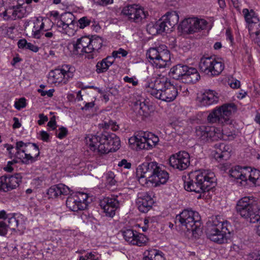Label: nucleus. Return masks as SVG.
Masks as SVG:
<instances>
[{
    "label": "nucleus",
    "instance_id": "63",
    "mask_svg": "<svg viewBox=\"0 0 260 260\" xmlns=\"http://www.w3.org/2000/svg\"><path fill=\"white\" fill-rule=\"evenodd\" d=\"M27 44L28 42H27L25 39H21L18 42V46L19 48H26Z\"/></svg>",
    "mask_w": 260,
    "mask_h": 260
},
{
    "label": "nucleus",
    "instance_id": "62",
    "mask_svg": "<svg viewBox=\"0 0 260 260\" xmlns=\"http://www.w3.org/2000/svg\"><path fill=\"white\" fill-rule=\"evenodd\" d=\"M26 49H29L34 52H37L39 51V48L30 43H28Z\"/></svg>",
    "mask_w": 260,
    "mask_h": 260
},
{
    "label": "nucleus",
    "instance_id": "29",
    "mask_svg": "<svg viewBox=\"0 0 260 260\" xmlns=\"http://www.w3.org/2000/svg\"><path fill=\"white\" fill-rule=\"evenodd\" d=\"M188 69L189 67L187 66L178 64L171 69L169 74L175 79L178 80L181 78L184 80Z\"/></svg>",
    "mask_w": 260,
    "mask_h": 260
},
{
    "label": "nucleus",
    "instance_id": "53",
    "mask_svg": "<svg viewBox=\"0 0 260 260\" xmlns=\"http://www.w3.org/2000/svg\"><path fill=\"white\" fill-rule=\"evenodd\" d=\"M8 226L4 221H0V236H5L8 232Z\"/></svg>",
    "mask_w": 260,
    "mask_h": 260
},
{
    "label": "nucleus",
    "instance_id": "37",
    "mask_svg": "<svg viewBox=\"0 0 260 260\" xmlns=\"http://www.w3.org/2000/svg\"><path fill=\"white\" fill-rule=\"evenodd\" d=\"M144 260H162V256L156 249L147 250L144 253Z\"/></svg>",
    "mask_w": 260,
    "mask_h": 260
},
{
    "label": "nucleus",
    "instance_id": "57",
    "mask_svg": "<svg viewBox=\"0 0 260 260\" xmlns=\"http://www.w3.org/2000/svg\"><path fill=\"white\" fill-rule=\"evenodd\" d=\"M91 21L92 22H91L90 24H91L92 29L95 32H98L101 29V26L99 23L93 18H92Z\"/></svg>",
    "mask_w": 260,
    "mask_h": 260
},
{
    "label": "nucleus",
    "instance_id": "55",
    "mask_svg": "<svg viewBox=\"0 0 260 260\" xmlns=\"http://www.w3.org/2000/svg\"><path fill=\"white\" fill-rule=\"evenodd\" d=\"M118 166L120 167H123L124 169H129L131 168V163L128 162L125 159H123L118 164Z\"/></svg>",
    "mask_w": 260,
    "mask_h": 260
},
{
    "label": "nucleus",
    "instance_id": "26",
    "mask_svg": "<svg viewBox=\"0 0 260 260\" xmlns=\"http://www.w3.org/2000/svg\"><path fill=\"white\" fill-rule=\"evenodd\" d=\"M153 203V199L147 192L139 193L136 202L138 209L143 213L148 212L151 208Z\"/></svg>",
    "mask_w": 260,
    "mask_h": 260
},
{
    "label": "nucleus",
    "instance_id": "23",
    "mask_svg": "<svg viewBox=\"0 0 260 260\" xmlns=\"http://www.w3.org/2000/svg\"><path fill=\"white\" fill-rule=\"evenodd\" d=\"M249 167H241L239 166H235L229 171L230 175L234 178L238 183L241 185L246 184V177L248 174Z\"/></svg>",
    "mask_w": 260,
    "mask_h": 260
},
{
    "label": "nucleus",
    "instance_id": "27",
    "mask_svg": "<svg viewBox=\"0 0 260 260\" xmlns=\"http://www.w3.org/2000/svg\"><path fill=\"white\" fill-rule=\"evenodd\" d=\"M70 192V188L64 184L60 183L51 186L48 189L47 194L50 198H55L62 195H68Z\"/></svg>",
    "mask_w": 260,
    "mask_h": 260
},
{
    "label": "nucleus",
    "instance_id": "17",
    "mask_svg": "<svg viewBox=\"0 0 260 260\" xmlns=\"http://www.w3.org/2000/svg\"><path fill=\"white\" fill-rule=\"evenodd\" d=\"M74 15L71 12H66L62 14L56 22L57 27L63 33L71 35L74 34L75 25Z\"/></svg>",
    "mask_w": 260,
    "mask_h": 260
},
{
    "label": "nucleus",
    "instance_id": "56",
    "mask_svg": "<svg viewBox=\"0 0 260 260\" xmlns=\"http://www.w3.org/2000/svg\"><path fill=\"white\" fill-rule=\"evenodd\" d=\"M38 91L39 93H40L41 94V95L42 96H45V95H47L48 97H51V96H52L53 93L54 92V89H49L48 91H46V90H43L41 89H39L38 90Z\"/></svg>",
    "mask_w": 260,
    "mask_h": 260
},
{
    "label": "nucleus",
    "instance_id": "24",
    "mask_svg": "<svg viewBox=\"0 0 260 260\" xmlns=\"http://www.w3.org/2000/svg\"><path fill=\"white\" fill-rule=\"evenodd\" d=\"M90 38L87 37H81L73 43V53L76 55H82L84 53H91L89 47Z\"/></svg>",
    "mask_w": 260,
    "mask_h": 260
},
{
    "label": "nucleus",
    "instance_id": "7",
    "mask_svg": "<svg viewBox=\"0 0 260 260\" xmlns=\"http://www.w3.org/2000/svg\"><path fill=\"white\" fill-rule=\"evenodd\" d=\"M236 210L241 217L249 218L250 222L254 223L260 218V209L252 197H244L239 200L237 203Z\"/></svg>",
    "mask_w": 260,
    "mask_h": 260
},
{
    "label": "nucleus",
    "instance_id": "14",
    "mask_svg": "<svg viewBox=\"0 0 260 260\" xmlns=\"http://www.w3.org/2000/svg\"><path fill=\"white\" fill-rule=\"evenodd\" d=\"M74 76L73 72L70 70L68 66H62L51 71L48 78L52 83L66 84Z\"/></svg>",
    "mask_w": 260,
    "mask_h": 260
},
{
    "label": "nucleus",
    "instance_id": "6",
    "mask_svg": "<svg viewBox=\"0 0 260 260\" xmlns=\"http://www.w3.org/2000/svg\"><path fill=\"white\" fill-rule=\"evenodd\" d=\"M176 220L187 231L191 232L194 238H199L201 235V217L198 212L191 209H185L176 216Z\"/></svg>",
    "mask_w": 260,
    "mask_h": 260
},
{
    "label": "nucleus",
    "instance_id": "11",
    "mask_svg": "<svg viewBox=\"0 0 260 260\" xmlns=\"http://www.w3.org/2000/svg\"><path fill=\"white\" fill-rule=\"evenodd\" d=\"M199 67L202 72L213 77L220 74L224 68V64L220 58L203 57L200 59Z\"/></svg>",
    "mask_w": 260,
    "mask_h": 260
},
{
    "label": "nucleus",
    "instance_id": "20",
    "mask_svg": "<svg viewBox=\"0 0 260 260\" xmlns=\"http://www.w3.org/2000/svg\"><path fill=\"white\" fill-rule=\"evenodd\" d=\"M34 23V30H32V35L34 38L41 39L44 36L48 39H55L54 33L51 29L45 28L42 19L37 18Z\"/></svg>",
    "mask_w": 260,
    "mask_h": 260
},
{
    "label": "nucleus",
    "instance_id": "21",
    "mask_svg": "<svg viewBox=\"0 0 260 260\" xmlns=\"http://www.w3.org/2000/svg\"><path fill=\"white\" fill-rule=\"evenodd\" d=\"M182 24L184 29H186L189 34H193L205 29L207 22L204 19L188 18L183 20Z\"/></svg>",
    "mask_w": 260,
    "mask_h": 260
},
{
    "label": "nucleus",
    "instance_id": "42",
    "mask_svg": "<svg viewBox=\"0 0 260 260\" xmlns=\"http://www.w3.org/2000/svg\"><path fill=\"white\" fill-rule=\"evenodd\" d=\"M14 7L15 17L16 19H20L24 17L25 10L21 5H18Z\"/></svg>",
    "mask_w": 260,
    "mask_h": 260
},
{
    "label": "nucleus",
    "instance_id": "18",
    "mask_svg": "<svg viewBox=\"0 0 260 260\" xmlns=\"http://www.w3.org/2000/svg\"><path fill=\"white\" fill-rule=\"evenodd\" d=\"M169 164L174 169L180 171L184 170L190 165V155L186 151H179L170 156Z\"/></svg>",
    "mask_w": 260,
    "mask_h": 260
},
{
    "label": "nucleus",
    "instance_id": "50",
    "mask_svg": "<svg viewBox=\"0 0 260 260\" xmlns=\"http://www.w3.org/2000/svg\"><path fill=\"white\" fill-rule=\"evenodd\" d=\"M26 100L24 98H21L18 101L15 102L14 106L17 110H20L26 106Z\"/></svg>",
    "mask_w": 260,
    "mask_h": 260
},
{
    "label": "nucleus",
    "instance_id": "12",
    "mask_svg": "<svg viewBox=\"0 0 260 260\" xmlns=\"http://www.w3.org/2000/svg\"><path fill=\"white\" fill-rule=\"evenodd\" d=\"M178 21L179 15L176 12H168L157 21L152 27L156 29L157 34L171 32Z\"/></svg>",
    "mask_w": 260,
    "mask_h": 260
},
{
    "label": "nucleus",
    "instance_id": "60",
    "mask_svg": "<svg viewBox=\"0 0 260 260\" xmlns=\"http://www.w3.org/2000/svg\"><path fill=\"white\" fill-rule=\"evenodd\" d=\"M40 119L38 121V123L41 125L43 124L45 122L48 121V119L47 116H45L43 114H40L39 115Z\"/></svg>",
    "mask_w": 260,
    "mask_h": 260
},
{
    "label": "nucleus",
    "instance_id": "52",
    "mask_svg": "<svg viewBox=\"0 0 260 260\" xmlns=\"http://www.w3.org/2000/svg\"><path fill=\"white\" fill-rule=\"evenodd\" d=\"M79 260H99L94 254L92 252L87 253L84 256L80 257Z\"/></svg>",
    "mask_w": 260,
    "mask_h": 260
},
{
    "label": "nucleus",
    "instance_id": "64",
    "mask_svg": "<svg viewBox=\"0 0 260 260\" xmlns=\"http://www.w3.org/2000/svg\"><path fill=\"white\" fill-rule=\"evenodd\" d=\"M13 120L14 122V124H13V128L14 129L20 128L21 126V124L19 122L18 118L15 117L13 118Z\"/></svg>",
    "mask_w": 260,
    "mask_h": 260
},
{
    "label": "nucleus",
    "instance_id": "5",
    "mask_svg": "<svg viewBox=\"0 0 260 260\" xmlns=\"http://www.w3.org/2000/svg\"><path fill=\"white\" fill-rule=\"evenodd\" d=\"M229 223L217 216L212 217L207 222L206 234L211 241L218 244L224 243L227 239L226 234L230 233Z\"/></svg>",
    "mask_w": 260,
    "mask_h": 260
},
{
    "label": "nucleus",
    "instance_id": "54",
    "mask_svg": "<svg viewBox=\"0 0 260 260\" xmlns=\"http://www.w3.org/2000/svg\"><path fill=\"white\" fill-rule=\"evenodd\" d=\"M248 27L250 35H255L256 36H258L259 34H260V23L259 21L258 26H253L252 29H250V24L248 25Z\"/></svg>",
    "mask_w": 260,
    "mask_h": 260
},
{
    "label": "nucleus",
    "instance_id": "51",
    "mask_svg": "<svg viewBox=\"0 0 260 260\" xmlns=\"http://www.w3.org/2000/svg\"><path fill=\"white\" fill-rule=\"evenodd\" d=\"M17 162L18 161L15 159L12 161H8L7 166L4 168V170L8 172H12L14 170L13 166H15Z\"/></svg>",
    "mask_w": 260,
    "mask_h": 260
},
{
    "label": "nucleus",
    "instance_id": "2",
    "mask_svg": "<svg viewBox=\"0 0 260 260\" xmlns=\"http://www.w3.org/2000/svg\"><path fill=\"white\" fill-rule=\"evenodd\" d=\"M85 140L91 150H97L101 154L115 151L119 149L120 145V139L115 134L107 132L94 135L89 134L85 137Z\"/></svg>",
    "mask_w": 260,
    "mask_h": 260
},
{
    "label": "nucleus",
    "instance_id": "8",
    "mask_svg": "<svg viewBox=\"0 0 260 260\" xmlns=\"http://www.w3.org/2000/svg\"><path fill=\"white\" fill-rule=\"evenodd\" d=\"M16 150L17 151L15 154V157L25 165L30 164L37 161L40 155L39 147L35 143L17 142L16 144Z\"/></svg>",
    "mask_w": 260,
    "mask_h": 260
},
{
    "label": "nucleus",
    "instance_id": "49",
    "mask_svg": "<svg viewBox=\"0 0 260 260\" xmlns=\"http://www.w3.org/2000/svg\"><path fill=\"white\" fill-rule=\"evenodd\" d=\"M137 106L139 107L140 111H139L140 114L145 115L148 113V106L144 102H137Z\"/></svg>",
    "mask_w": 260,
    "mask_h": 260
},
{
    "label": "nucleus",
    "instance_id": "48",
    "mask_svg": "<svg viewBox=\"0 0 260 260\" xmlns=\"http://www.w3.org/2000/svg\"><path fill=\"white\" fill-rule=\"evenodd\" d=\"M246 260H260V250H255L247 255Z\"/></svg>",
    "mask_w": 260,
    "mask_h": 260
},
{
    "label": "nucleus",
    "instance_id": "32",
    "mask_svg": "<svg viewBox=\"0 0 260 260\" xmlns=\"http://www.w3.org/2000/svg\"><path fill=\"white\" fill-rule=\"evenodd\" d=\"M242 13L246 22L248 23V25L250 24V29H252L253 26H258L259 19L255 16L254 12L252 10L249 11L247 9H244Z\"/></svg>",
    "mask_w": 260,
    "mask_h": 260
},
{
    "label": "nucleus",
    "instance_id": "34",
    "mask_svg": "<svg viewBox=\"0 0 260 260\" xmlns=\"http://www.w3.org/2000/svg\"><path fill=\"white\" fill-rule=\"evenodd\" d=\"M249 171L246 177V182L248 180L255 186L260 185V171L249 167Z\"/></svg>",
    "mask_w": 260,
    "mask_h": 260
},
{
    "label": "nucleus",
    "instance_id": "43",
    "mask_svg": "<svg viewBox=\"0 0 260 260\" xmlns=\"http://www.w3.org/2000/svg\"><path fill=\"white\" fill-rule=\"evenodd\" d=\"M8 224H7L8 229L12 230H15L19 225V221L14 216H12L8 218Z\"/></svg>",
    "mask_w": 260,
    "mask_h": 260
},
{
    "label": "nucleus",
    "instance_id": "44",
    "mask_svg": "<svg viewBox=\"0 0 260 260\" xmlns=\"http://www.w3.org/2000/svg\"><path fill=\"white\" fill-rule=\"evenodd\" d=\"M127 53H128L126 50L120 48H119L117 50L114 51L112 52V56H111L113 57L115 59V58L120 57V56L122 57H125L127 55Z\"/></svg>",
    "mask_w": 260,
    "mask_h": 260
},
{
    "label": "nucleus",
    "instance_id": "28",
    "mask_svg": "<svg viewBox=\"0 0 260 260\" xmlns=\"http://www.w3.org/2000/svg\"><path fill=\"white\" fill-rule=\"evenodd\" d=\"M6 192L16 188L21 182L22 176L20 174H16L11 176H3Z\"/></svg>",
    "mask_w": 260,
    "mask_h": 260
},
{
    "label": "nucleus",
    "instance_id": "16",
    "mask_svg": "<svg viewBox=\"0 0 260 260\" xmlns=\"http://www.w3.org/2000/svg\"><path fill=\"white\" fill-rule=\"evenodd\" d=\"M121 232L125 241L131 245L143 246L148 242V238L145 235L132 229H123Z\"/></svg>",
    "mask_w": 260,
    "mask_h": 260
},
{
    "label": "nucleus",
    "instance_id": "30",
    "mask_svg": "<svg viewBox=\"0 0 260 260\" xmlns=\"http://www.w3.org/2000/svg\"><path fill=\"white\" fill-rule=\"evenodd\" d=\"M114 62V59L111 56H108L98 61L95 66L96 72L98 74L105 73Z\"/></svg>",
    "mask_w": 260,
    "mask_h": 260
},
{
    "label": "nucleus",
    "instance_id": "36",
    "mask_svg": "<svg viewBox=\"0 0 260 260\" xmlns=\"http://www.w3.org/2000/svg\"><path fill=\"white\" fill-rule=\"evenodd\" d=\"M89 43V47L91 50V52L98 51L102 46L103 40L99 36H93L91 38H90Z\"/></svg>",
    "mask_w": 260,
    "mask_h": 260
},
{
    "label": "nucleus",
    "instance_id": "47",
    "mask_svg": "<svg viewBox=\"0 0 260 260\" xmlns=\"http://www.w3.org/2000/svg\"><path fill=\"white\" fill-rule=\"evenodd\" d=\"M104 128L106 129L111 128L113 131H116L119 128V126L116 122L110 120L108 122H104Z\"/></svg>",
    "mask_w": 260,
    "mask_h": 260
},
{
    "label": "nucleus",
    "instance_id": "46",
    "mask_svg": "<svg viewBox=\"0 0 260 260\" xmlns=\"http://www.w3.org/2000/svg\"><path fill=\"white\" fill-rule=\"evenodd\" d=\"M106 184L109 186H112L115 185L116 180L114 179V174L112 172H109L107 174Z\"/></svg>",
    "mask_w": 260,
    "mask_h": 260
},
{
    "label": "nucleus",
    "instance_id": "35",
    "mask_svg": "<svg viewBox=\"0 0 260 260\" xmlns=\"http://www.w3.org/2000/svg\"><path fill=\"white\" fill-rule=\"evenodd\" d=\"M219 152H216L215 157L216 158L226 159L229 156L230 152L231 151V147L224 143H220L218 145Z\"/></svg>",
    "mask_w": 260,
    "mask_h": 260
},
{
    "label": "nucleus",
    "instance_id": "59",
    "mask_svg": "<svg viewBox=\"0 0 260 260\" xmlns=\"http://www.w3.org/2000/svg\"><path fill=\"white\" fill-rule=\"evenodd\" d=\"M40 135L41 136V139L45 142L48 141L49 139V135L48 133H47L46 132L42 131H41L40 133Z\"/></svg>",
    "mask_w": 260,
    "mask_h": 260
},
{
    "label": "nucleus",
    "instance_id": "61",
    "mask_svg": "<svg viewBox=\"0 0 260 260\" xmlns=\"http://www.w3.org/2000/svg\"><path fill=\"white\" fill-rule=\"evenodd\" d=\"M113 0H93V1L100 5H107L113 3Z\"/></svg>",
    "mask_w": 260,
    "mask_h": 260
},
{
    "label": "nucleus",
    "instance_id": "25",
    "mask_svg": "<svg viewBox=\"0 0 260 260\" xmlns=\"http://www.w3.org/2000/svg\"><path fill=\"white\" fill-rule=\"evenodd\" d=\"M142 135L141 149H149L156 145L159 142L158 137L151 133L141 132Z\"/></svg>",
    "mask_w": 260,
    "mask_h": 260
},
{
    "label": "nucleus",
    "instance_id": "9",
    "mask_svg": "<svg viewBox=\"0 0 260 260\" xmlns=\"http://www.w3.org/2000/svg\"><path fill=\"white\" fill-rule=\"evenodd\" d=\"M237 110L233 103H226L214 109L208 116L207 120L211 123H218L222 125L231 124L230 116Z\"/></svg>",
    "mask_w": 260,
    "mask_h": 260
},
{
    "label": "nucleus",
    "instance_id": "41",
    "mask_svg": "<svg viewBox=\"0 0 260 260\" xmlns=\"http://www.w3.org/2000/svg\"><path fill=\"white\" fill-rule=\"evenodd\" d=\"M142 135L141 132L138 133L134 137H131L129 139V143L131 145H134L136 146L137 149H141L140 146V143H141Z\"/></svg>",
    "mask_w": 260,
    "mask_h": 260
},
{
    "label": "nucleus",
    "instance_id": "58",
    "mask_svg": "<svg viewBox=\"0 0 260 260\" xmlns=\"http://www.w3.org/2000/svg\"><path fill=\"white\" fill-rule=\"evenodd\" d=\"M230 86L233 88H238L240 86V82L237 79H233L230 82Z\"/></svg>",
    "mask_w": 260,
    "mask_h": 260
},
{
    "label": "nucleus",
    "instance_id": "31",
    "mask_svg": "<svg viewBox=\"0 0 260 260\" xmlns=\"http://www.w3.org/2000/svg\"><path fill=\"white\" fill-rule=\"evenodd\" d=\"M218 97L215 91L211 90L206 91L203 94L201 102L203 106H206L216 103Z\"/></svg>",
    "mask_w": 260,
    "mask_h": 260
},
{
    "label": "nucleus",
    "instance_id": "1",
    "mask_svg": "<svg viewBox=\"0 0 260 260\" xmlns=\"http://www.w3.org/2000/svg\"><path fill=\"white\" fill-rule=\"evenodd\" d=\"M145 90L155 98L170 102L173 101L178 95V86L171 83L166 77L159 75L145 84Z\"/></svg>",
    "mask_w": 260,
    "mask_h": 260
},
{
    "label": "nucleus",
    "instance_id": "33",
    "mask_svg": "<svg viewBox=\"0 0 260 260\" xmlns=\"http://www.w3.org/2000/svg\"><path fill=\"white\" fill-rule=\"evenodd\" d=\"M200 78V75L196 68L189 67L187 73L184 79V82L187 83H194Z\"/></svg>",
    "mask_w": 260,
    "mask_h": 260
},
{
    "label": "nucleus",
    "instance_id": "38",
    "mask_svg": "<svg viewBox=\"0 0 260 260\" xmlns=\"http://www.w3.org/2000/svg\"><path fill=\"white\" fill-rule=\"evenodd\" d=\"M0 16H3L4 19L16 20L15 17L14 7L11 6L3 10L0 9Z\"/></svg>",
    "mask_w": 260,
    "mask_h": 260
},
{
    "label": "nucleus",
    "instance_id": "40",
    "mask_svg": "<svg viewBox=\"0 0 260 260\" xmlns=\"http://www.w3.org/2000/svg\"><path fill=\"white\" fill-rule=\"evenodd\" d=\"M217 131L221 135V137L220 138H217V141L219 139H222L223 140H232L235 137V134L232 132H226L224 130H221L220 128H217Z\"/></svg>",
    "mask_w": 260,
    "mask_h": 260
},
{
    "label": "nucleus",
    "instance_id": "15",
    "mask_svg": "<svg viewBox=\"0 0 260 260\" xmlns=\"http://www.w3.org/2000/svg\"><path fill=\"white\" fill-rule=\"evenodd\" d=\"M87 194L84 193L79 192L71 194L67 199L66 206L72 211L83 210L87 208Z\"/></svg>",
    "mask_w": 260,
    "mask_h": 260
},
{
    "label": "nucleus",
    "instance_id": "39",
    "mask_svg": "<svg viewBox=\"0 0 260 260\" xmlns=\"http://www.w3.org/2000/svg\"><path fill=\"white\" fill-rule=\"evenodd\" d=\"M92 18L88 16H83L78 20V26L83 29L90 25Z\"/></svg>",
    "mask_w": 260,
    "mask_h": 260
},
{
    "label": "nucleus",
    "instance_id": "19",
    "mask_svg": "<svg viewBox=\"0 0 260 260\" xmlns=\"http://www.w3.org/2000/svg\"><path fill=\"white\" fill-rule=\"evenodd\" d=\"M197 136L203 141H208L209 139L212 141H217V138L221 137V135L217 131V128L214 126L201 125L196 128Z\"/></svg>",
    "mask_w": 260,
    "mask_h": 260
},
{
    "label": "nucleus",
    "instance_id": "45",
    "mask_svg": "<svg viewBox=\"0 0 260 260\" xmlns=\"http://www.w3.org/2000/svg\"><path fill=\"white\" fill-rule=\"evenodd\" d=\"M68 133L67 128L65 127L62 126L59 127L56 132V136L60 139H62L66 137Z\"/></svg>",
    "mask_w": 260,
    "mask_h": 260
},
{
    "label": "nucleus",
    "instance_id": "13",
    "mask_svg": "<svg viewBox=\"0 0 260 260\" xmlns=\"http://www.w3.org/2000/svg\"><path fill=\"white\" fill-rule=\"evenodd\" d=\"M121 14L131 22L140 23L148 15V12L138 5H127L124 6Z\"/></svg>",
    "mask_w": 260,
    "mask_h": 260
},
{
    "label": "nucleus",
    "instance_id": "3",
    "mask_svg": "<svg viewBox=\"0 0 260 260\" xmlns=\"http://www.w3.org/2000/svg\"><path fill=\"white\" fill-rule=\"evenodd\" d=\"M216 179L214 174L209 170H197L189 175L184 187L188 191L202 193L208 191L214 186Z\"/></svg>",
    "mask_w": 260,
    "mask_h": 260
},
{
    "label": "nucleus",
    "instance_id": "4",
    "mask_svg": "<svg viewBox=\"0 0 260 260\" xmlns=\"http://www.w3.org/2000/svg\"><path fill=\"white\" fill-rule=\"evenodd\" d=\"M136 173L140 183L150 182L155 186L165 184L169 177L168 173L156 162L143 163L137 169Z\"/></svg>",
    "mask_w": 260,
    "mask_h": 260
},
{
    "label": "nucleus",
    "instance_id": "22",
    "mask_svg": "<svg viewBox=\"0 0 260 260\" xmlns=\"http://www.w3.org/2000/svg\"><path fill=\"white\" fill-rule=\"evenodd\" d=\"M118 197L111 196V197L104 198L100 202V205L106 215L113 217L115 214V211L119 207Z\"/></svg>",
    "mask_w": 260,
    "mask_h": 260
},
{
    "label": "nucleus",
    "instance_id": "10",
    "mask_svg": "<svg viewBox=\"0 0 260 260\" xmlns=\"http://www.w3.org/2000/svg\"><path fill=\"white\" fill-rule=\"evenodd\" d=\"M146 56L149 59V62L156 68H165L170 64V52L165 45L149 48Z\"/></svg>",
    "mask_w": 260,
    "mask_h": 260
}]
</instances>
